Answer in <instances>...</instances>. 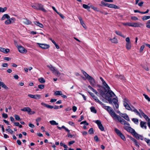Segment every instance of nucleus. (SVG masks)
Wrapping results in <instances>:
<instances>
[{"label":"nucleus","instance_id":"f257e3e1","mask_svg":"<svg viewBox=\"0 0 150 150\" xmlns=\"http://www.w3.org/2000/svg\"><path fill=\"white\" fill-rule=\"evenodd\" d=\"M102 105V107L107 110L113 118L115 116H116V114L111 107L109 106H105L103 103V105Z\"/></svg>","mask_w":150,"mask_h":150},{"label":"nucleus","instance_id":"f03ea898","mask_svg":"<svg viewBox=\"0 0 150 150\" xmlns=\"http://www.w3.org/2000/svg\"><path fill=\"white\" fill-rule=\"evenodd\" d=\"M47 67L56 76L59 77L61 75L60 73L55 67H53L51 65H47Z\"/></svg>","mask_w":150,"mask_h":150},{"label":"nucleus","instance_id":"7ed1b4c3","mask_svg":"<svg viewBox=\"0 0 150 150\" xmlns=\"http://www.w3.org/2000/svg\"><path fill=\"white\" fill-rule=\"evenodd\" d=\"M116 116H115V117L113 118L115 120H117L119 122H120L121 124L125 125H127L129 126L130 124L126 122L120 116L116 115Z\"/></svg>","mask_w":150,"mask_h":150},{"label":"nucleus","instance_id":"20e7f679","mask_svg":"<svg viewBox=\"0 0 150 150\" xmlns=\"http://www.w3.org/2000/svg\"><path fill=\"white\" fill-rule=\"evenodd\" d=\"M132 135L137 139L143 140V136L138 134L132 128Z\"/></svg>","mask_w":150,"mask_h":150},{"label":"nucleus","instance_id":"39448f33","mask_svg":"<svg viewBox=\"0 0 150 150\" xmlns=\"http://www.w3.org/2000/svg\"><path fill=\"white\" fill-rule=\"evenodd\" d=\"M115 131L118 136L120 137L121 139L123 140H125V138L123 134L117 128H115Z\"/></svg>","mask_w":150,"mask_h":150},{"label":"nucleus","instance_id":"423d86ee","mask_svg":"<svg viewBox=\"0 0 150 150\" xmlns=\"http://www.w3.org/2000/svg\"><path fill=\"white\" fill-rule=\"evenodd\" d=\"M22 111L27 112L29 114H32L35 113L34 111H32L31 109L29 107H25L21 109Z\"/></svg>","mask_w":150,"mask_h":150},{"label":"nucleus","instance_id":"0eeeda50","mask_svg":"<svg viewBox=\"0 0 150 150\" xmlns=\"http://www.w3.org/2000/svg\"><path fill=\"white\" fill-rule=\"evenodd\" d=\"M95 123H96L99 128V129L101 131H104V128L102 124L100 121V120H96L95 122Z\"/></svg>","mask_w":150,"mask_h":150},{"label":"nucleus","instance_id":"6e6552de","mask_svg":"<svg viewBox=\"0 0 150 150\" xmlns=\"http://www.w3.org/2000/svg\"><path fill=\"white\" fill-rule=\"evenodd\" d=\"M88 93H89L90 95H91L92 97L97 102H98L100 104V105H103V103L101 102L98 98L96 97L94 94L92 92H88Z\"/></svg>","mask_w":150,"mask_h":150},{"label":"nucleus","instance_id":"1a4fd4ad","mask_svg":"<svg viewBox=\"0 0 150 150\" xmlns=\"http://www.w3.org/2000/svg\"><path fill=\"white\" fill-rule=\"evenodd\" d=\"M17 48L19 52L21 53H26L27 52V50L22 46H18Z\"/></svg>","mask_w":150,"mask_h":150},{"label":"nucleus","instance_id":"9d476101","mask_svg":"<svg viewBox=\"0 0 150 150\" xmlns=\"http://www.w3.org/2000/svg\"><path fill=\"white\" fill-rule=\"evenodd\" d=\"M129 102L127 100L125 99L123 101V105L128 110H130L131 108L128 104Z\"/></svg>","mask_w":150,"mask_h":150},{"label":"nucleus","instance_id":"9b49d317","mask_svg":"<svg viewBox=\"0 0 150 150\" xmlns=\"http://www.w3.org/2000/svg\"><path fill=\"white\" fill-rule=\"evenodd\" d=\"M91 84L92 86H94L96 85V81L91 76L88 79Z\"/></svg>","mask_w":150,"mask_h":150},{"label":"nucleus","instance_id":"f8f14e48","mask_svg":"<svg viewBox=\"0 0 150 150\" xmlns=\"http://www.w3.org/2000/svg\"><path fill=\"white\" fill-rule=\"evenodd\" d=\"M118 113L121 117L124 118L125 120L127 121H130L129 117L127 114L120 113V112H118Z\"/></svg>","mask_w":150,"mask_h":150},{"label":"nucleus","instance_id":"ddd939ff","mask_svg":"<svg viewBox=\"0 0 150 150\" xmlns=\"http://www.w3.org/2000/svg\"><path fill=\"white\" fill-rule=\"evenodd\" d=\"M39 46L42 49H47L50 46L47 44H41L39 43H38Z\"/></svg>","mask_w":150,"mask_h":150},{"label":"nucleus","instance_id":"4468645a","mask_svg":"<svg viewBox=\"0 0 150 150\" xmlns=\"http://www.w3.org/2000/svg\"><path fill=\"white\" fill-rule=\"evenodd\" d=\"M107 90L108 91H107V95L110 98L114 97L115 96L114 93L111 90H110V89Z\"/></svg>","mask_w":150,"mask_h":150},{"label":"nucleus","instance_id":"2eb2a0df","mask_svg":"<svg viewBox=\"0 0 150 150\" xmlns=\"http://www.w3.org/2000/svg\"><path fill=\"white\" fill-rule=\"evenodd\" d=\"M107 91V90H106V91H103L102 90H101L100 92V94L101 95L103 98L105 99L108 96L107 95V93H106V92Z\"/></svg>","mask_w":150,"mask_h":150},{"label":"nucleus","instance_id":"dca6fc26","mask_svg":"<svg viewBox=\"0 0 150 150\" xmlns=\"http://www.w3.org/2000/svg\"><path fill=\"white\" fill-rule=\"evenodd\" d=\"M37 7L38 8L37 10H42L44 12H46V10L43 8L42 5L40 4H37Z\"/></svg>","mask_w":150,"mask_h":150},{"label":"nucleus","instance_id":"f3484780","mask_svg":"<svg viewBox=\"0 0 150 150\" xmlns=\"http://www.w3.org/2000/svg\"><path fill=\"white\" fill-rule=\"evenodd\" d=\"M23 23L26 25H29L31 23V22L27 18H23Z\"/></svg>","mask_w":150,"mask_h":150},{"label":"nucleus","instance_id":"a211bd4d","mask_svg":"<svg viewBox=\"0 0 150 150\" xmlns=\"http://www.w3.org/2000/svg\"><path fill=\"white\" fill-rule=\"evenodd\" d=\"M0 50L1 52L5 53H7L9 52L10 51V50L8 49H5L4 48L1 47H0Z\"/></svg>","mask_w":150,"mask_h":150},{"label":"nucleus","instance_id":"6ab92c4d","mask_svg":"<svg viewBox=\"0 0 150 150\" xmlns=\"http://www.w3.org/2000/svg\"><path fill=\"white\" fill-rule=\"evenodd\" d=\"M132 111H133L137 115H138L139 117H141V116L140 115V114L139 111H138L134 107L132 106Z\"/></svg>","mask_w":150,"mask_h":150},{"label":"nucleus","instance_id":"aec40b11","mask_svg":"<svg viewBox=\"0 0 150 150\" xmlns=\"http://www.w3.org/2000/svg\"><path fill=\"white\" fill-rule=\"evenodd\" d=\"M78 18L80 21V23L83 27L85 28H86V25L84 23L83 20L82 19V18L81 17H78Z\"/></svg>","mask_w":150,"mask_h":150},{"label":"nucleus","instance_id":"412c9836","mask_svg":"<svg viewBox=\"0 0 150 150\" xmlns=\"http://www.w3.org/2000/svg\"><path fill=\"white\" fill-rule=\"evenodd\" d=\"M140 125L142 128L146 129V123L145 122L141 121L140 123Z\"/></svg>","mask_w":150,"mask_h":150},{"label":"nucleus","instance_id":"4be33fe9","mask_svg":"<svg viewBox=\"0 0 150 150\" xmlns=\"http://www.w3.org/2000/svg\"><path fill=\"white\" fill-rule=\"evenodd\" d=\"M10 18V17L8 14H5L3 15L1 18V21H3L5 20L6 18L8 19H9Z\"/></svg>","mask_w":150,"mask_h":150},{"label":"nucleus","instance_id":"5701e85b","mask_svg":"<svg viewBox=\"0 0 150 150\" xmlns=\"http://www.w3.org/2000/svg\"><path fill=\"white\" fill-rule=\"evenodd\" d=\"M124 128L128 132H131V127H130V125L129 126L127 125H125L124 127Z\"/></svg>","mask_w":150,"mask_h":150},{"label":"nucleus","instance_id":"b1692460","mask_svg":"<svg viewBox=\"0 0 150 150\" xmlns=\"http://www.w3.org/2000/svg\"><path fill=\"white\" fill-rule=\"evenodd\" d=\"M142 24L139 23H132V26L134 27H139Z\"/></svg>","mask_w":150,"mask_h":150},{"label":"nucleus","instance_id":"393cba45","mask_svg":"<svg viewBox=\"0 0 150 150\" xmlns=\"http://www.w3.org/2000/svg\"><path fill=\"white\" fill-rule=\"evenodd\" d=\"M34 23L40 27L41 28H43V25L42 24L40 23L38 21H35L34 22Z\"/></svg>","mask_w":150,"mask_h":150},{"label":"nucleus","instance_id":"a878e982","mask_svg":"<svg viewBox=\"0 0 150 150\" xmlns=\"http://www.w3.org/2000/svg\"><path fill=\"white\" fill-rule=\"evenodd\" d=\"M102 84L105 87V88L107 90L110 89V87L106 83L105 81H104L103 82H102Z\"/></svg>","mask_w":150,"mask_h":150},{"label":"nucleus","instance_id":"bb28decb","mask_svg":"<svg viewBox=\"0 0 150 150\" xmlns=\"http://www.w3.org/2000/svg\"><path fill=\"white\" fill-rule=\"evenodd\" d=\"M109 8H114L115 9H118L119 7L113 4H110L109 5Z\"/></svg>","mask_w":150,"mask_h":150},{"label":"nucleus","instance_id":"cd10ccee","mask_svg":"<svg viewBox=\"0 0 150 150\" xmlns=\"http://www.w3.org/2000/svg\"><path fill=\"white\" fill-rule=\"evenodd\" d=\"M82 72L83 74L84 75L85 77L87 79H88V78L91 76H89L88 74H87L86 72L83 71H82Z\"/></svg>","mask_w":150,"mask_h":150},{"label":"nucleus","instance_id":"c85d7f7f","mask_svg":"<svg viewBox=\"0 0 150 150\" xmlns=\"http://www.w3.org/2000/svg\"><path fill=\"white\" fill-rule=\"evenodd\" d=\"M132 120L134 122L135 124L138 125L139 123V120L137 118H133Z\"/></svg>","mask_w":150,"mask_h":150},{"label":"nucleus","instance_id":"c756f323","mask_svg":"<svg viewBox=\"0 0 150 150\" xmlns=\"http://www.w3.org/2000/svg\"><path fill=\"white\" fill-rule=\"evenodd\" d=\"M50 123L52 125H58V123H57L54 120H51L50 121Z\"/></svg>","mask_w":150,"mask_h":150},{"label":"nucleus","instance_id":"7c9ffc66","mask_svg":"<svg viewBox=\"0 0 150 150\" xmlns=\"http://www.w3.org/2000/svg\"><path fill=\"white\" fill-rule=\"evenodd\" d=\"M62 92L60 91H56L54 93V95L55 96L60 95H61Z\"/></svg>","mask_w":150,"mask_h":150},{"label":"nucleus","instance_id":"2f4dec72","mask_svg":"<svg viewBox=\"0 0 150 150\" xmlns=\"http://www.w3.org/2000/svg\"><path fill=\"white\" fill-rule=\"evenodd\" d=\"M105 99L108 100L110 104H112V100L109 96H108Z\"/></svg>","mask_w":150,"mask_h":150},{"label":"nucleus","instance_id":"473e14b6","mask_svg":"<svg viewBox=\"0 0 150 150\" xmlns=\"http://www.w3.org/2000/svg\"><path fill=\"white\" fill-rule=\"evenodd\" d=\"M126 48L128 50H129L131 49V46L130 45V43H126Z\"/></svg>","mask_w":150,"mask_h":150},{"label":"nucleus","instance_id":"72a5a7b5","mask_svg":"<svg viewBox=\"0 0 150 150\" xmlns=\"http://www.w3.org/2000/svg\"><path fill=\"white\" fill-rule=\"evenodd\" d=\"M7 10V8L5 7L4 8H2L0 7V13L4 12H5Z\"/></svg>","mask_w":150,"mask_h":150},{"label":"nucleus","instance_id":"f704fd0d","mask_svg":"<svg viewBox=\"0 0 150 150\" xmlns=\"http://www.w3.org/2000/svg\"><path fill=\"white\" fill-rule=\"evenodd\" d=\"M110 40L113 43H117V40L115 38H114L112 39H110Z\"/></svg>","mask_w":150,"mask_h":150},{"label":"nucleus","instance_id":"c9c22d12","mask_svg":"<svg viewBox=\"0 0 150 150\" xmlns=\"http://www.w3.org/2000/svg\"><path fill=\"white\" fill-rule=\"evenodd\" d=\"M144 140L147 143L148 145L150 146V139L146 138L144 139Z\"/></svg>","mask_w":150,"mask_h":150},{"label":"nucleus","instance_id":"e433bc0d","mask_svg":"<svg viewBox=\"0 0 150 150\" xmlns=\"http://www.w3.org/2000/svg\"><path fill=\"white\" fill-rule=\"evenodd\" d=\"M38 80L40 82L42 83H44L45 82V79L43 78H39Z\"/></svg>","mask_w":150,"mask_h":150},{"label":"nucleus","instance_id":"4c0bfd02","mask_svg":"<svg viewBox=\"0 0 150 150\" xmlns=\"http://www.w3.org/2000/svg\"><path fill=\"white\" fill-rule=\"evenodd\" d=\"M12 22H11L10 20L8 19V20L6 21L5 22V24L6 25H8L11 24Z\"/></svg>","mask_w":150,"mask_h":150},{"label":"nucleus","instance_id":"58836bf2","mask_svg":"<svg viewBox=\"0 0 150 150\" xmlns=\"http://www.w3.org/2000/svg\"><path fill=\"white\" fill-rule=\"evenodd\" d=\"M132 140L133 141V142L134 144L136 146H137L138 147H139V146L138 145V143H137V141L135 139H134L132 138Z\"/></svg>","mask_w":150,"mask_h":150},{"label":"nucleus","instance_id":"ea45409f","mask_svg":"<svg viewBox=\"0 0 150 150\" xmlns=\"http://www.w3.org/2000/svg\"><path fill=\"white\" fill-rule=\"evenodd\" d=\"M91 112H92L94 113H96V110L95 109L94 107H91Z\"/></svg>","mask_w":150,"mask_h":150},{"label":"nucleus","instance_id":"a19ab883","mask_svg":"<svg viewBox=\"0 0 150 150\" xmlns=\"http://www.w3.org/2000/svg\"><path fill=\"white\" fill-rule=\"evenodd\" d=\"M150 18V16H145L142 18V20L145 21Z\"/></svg>","mask_w":150,"mask_h":150},{"label":"nucleus","instance_id":"79ce46f5","mask_svg":"<svg viewBox=\"0 0 150 150\" xmlns=\"http://www.w3.org/2000/svg\"><path fill=\"white\" fill-rule=\"evenodd\" d=\"M1 86L6 89L7 90L8 89V87H7L6 86L5 84L3 82L1 84Z\"/></svg>","mask_w":150,"mask_h":150},{"label":"nucleus","instance_id":"37998d69","mask_svg":"<svg viewBox=\"0 0 150 150\" xmlns=\"http://www.w3.org/2000/svg\"><path fill=\"white\" fill-rule=\"evenodd\" d=\"M143 95L144 96V97L148 101H150V98L147 95H146L145 94H144Z\"/></svg>","mask_w":150,"mask_h":150},{"label":"nucleus","instance_id":"c03bdc74","mask_svg":"<svg viewBox=\"0 0 150 150\" xmlns=\"http://www.w3.org/2000/svg\"><path fill=\"white\" fill-rule=\"evenodd\" d=\"M41 95H35L34 99H39L41 98Z\"/></svg>","mask_w":150,"mask_h":150},{"label":"nucleus","instance_id":"a18cd8bd","mask_svg":"<svg viewBox=\"0 0 150 150\" xmlns=\"http://www.w3.org/2000/svg\"><path fill=\"white\" fill-rule=\"evenodd\" d=\"M14 117L18 121H19L21 120L20 117L19 115H14Z\"/></svg>","mask_w":150,"mask_h":150},{"label":"nucleus","instance_id":"49530a36","mask_svg":"<svg viewBox=\"0 0 150 150\" xmlns=\"http://www.w3.org/2000/svg\"><path fill=\"white\" fill-rule=\"evenodd\" d=\"M83 7L85 9H89L90 8V7L88 5L85 4L83 5Z\"/></svg>","mask_w":150,"mask_h":150},{"label":"nucleus","instance_id":"de8ad7c7","mask_svg":"<svg viewBox=\"0 0 150 150\" xmlns=\"http://www.w3.org/2000/svg\"><path fill=\"white\" fill-rule=\"evenodd\" d=\"M115 33L117 35H120V36H121L122 37H123V36L122 34L119 31H115Z\"/></svg>","mask_w":150,"mask_h":150},{"label":"nucleus","instance_id":"09e8293b","mask_svg":"<svg viewBox=\"0 0 150 150\" xmlns=\"http://www.w3.org/2000/svg\"><path fill=\"white\" fill-rule=\"evenodd\" d=\"M2 116L4 118H6L8 117V116L7 114L5 113H3L2 115Z\"/></svg>","mask_w":150,"mask_h":150},{"label":"nucleus","instance_id":"8fccbe9b","mask_svg":"<svg viewBox=\"0 0 150 150\" xmlns=\"http://www.w3.org/2000/svg\"><path fill=\"white\" fill-rule=\"evenodd\" d=\"M6 130L7 131V132H9L11 134H12L13 133V131L9 128H8L7 129H6Z\"/></svg>","mask_w":150,"mask_h":150},{"label":"nucleus","instance_id":"3c124183","mask_svg":"<svg viewBox=\"0 0 150 150\" xmlns=\"http://www.w3.org/2000/svg\"><path fill=\"white\" fill-rule=\"evenodd\" d=\"M144 47H145V46L144 45H142L141 46V48L140 49V52H141L143 51Z\"/></svg>","mask_w":150,"mask_h":150},{"label":"nucleus","instance_id":"603ef678","mask_svg":"<svg viewBox=\"0 0 150 150\" xmlns=\"http://www.w3.org/2000/svg\"><path fill=\"white\" fill-rule=\"evenodd\" d=\"M91 8L92 9L94 10L97 11H98V9L97 7H95L92 6H91Z\"/></svg>","mask_w":150,"mask_h":150},{"label":"nucleus","instance_id":"864d4df0","mask_svg":"<svg viewBox=\"0 0 150 150\" xmlns=\"http://www.w3.org/2000/svg\"><path fill=\"white\" fill-rule=\"evenodd\" d=\"M139 112H140V115H142V116L143 117L144 115H146L145 113L143 112L142 111V110L139 109Z\"/></svg>","mask_w":150,"mask_h":150},{"label":"nucleus","instance_id":"5fc2aeb1","mask_svg":"<svg viewBox=\"0 0 150 150\" xmlns=\"http://www.w3.org/2000/svg\"><path fill=\"white\" fill-rule=\"evenodd\" d=\"M139 112H140V115H142V116L143 117L144 115H146L145 113L143 112L142 111V110L139 109Z\"/></svg>","mask_w":150,"mask_h":150},{"label":"nucleus","instance_id":"6e6d98bb","mask_svg":"<svg viewBox=\"0 0 150 150\" xmlns=\"http://www.w3.org/2000/svg\"><path fill=\"white\" fill-rule=\"evenodd\" d=\"M38 88L41 89H43L44 88V85H39L38 86Z\"/></svg>","mask_w":150,"mask_h":150},{"label":"nucleus","instance_id":"4d7b16f0","mask_svg":"<svg viewBox=\"0 0 150 150\" xmlns=\"http://www.w3.org/2000/svg\"><path fill=\"white\" fill-rule=\"evenodd\" d=\"M112 100V102L114 104L117 103L118 100L117 99L115 98H114Z\"/></svg>","mask_w":150,"mask_h":150},{"label":"nucleus","instance_id":"13d9d810","mask_svg":"<svg viewBox=\"0 0 150 150\" xmlns=\"http://www.w3.org/2000/svg\"><path fill=\"white\" fill-rule=\"evenodd\" d=\"M88 132L90 134H92L93 133V128H91L88 130Z\"/></svg>","mask_w":150,"mask_h":150},{"label":"nucleus","instance_id":"bf43d9fd","mask_svg":"<svg viewBox=\"0 0 150 150\" xmlns=\"http://www.w3.org/2000/svg\"><path fill=\"white\" fill-rule=\"evenodd\" d=\"M84 124L85 125H88V123L86 121H82L80 123L81 124Z\"/></svg>","mask_w":150,"mask_h":150},{"label":"nucleus","instance_id":"052dcab7","mask_svg":"<svg viewBox=\"0 0 150 150\" xmlns=\"http://www.w3.org/2000/svg\"><path fill=\"white\" fill-rule=\"evenodd\" d=\"M46 108H48L52 109L53 108V106L47 104Z\"/></svg>","mask_w":150,"mask_h":150},{"label":"nucleus","instance_id":"680f3d73","mask_svg":"<svg viewBox=\"0 0 150 150\" xmlns=\"http://www.w3.org/2000/svg\"><path fill=\"white\" fill-rule=\"evenodd\" d=\"M94 139L96 142H98L99 141L98 137L97 136H95L94 137Z\"/></svg>","mask_w":150,"mask_h":150},{"label":"nucleus","instance_id":"e2e57ef3","mask_svg":"<svg viewBox=\"0 0 150 150\" xmlns=\"http://www.w3.org/2000/svg\"><path fill=\"white\" fill-rule=\"evenodd\" d=\"M126 41L127 42V43H130V40L129 38L127 37L126 39Z\"/></svg>","mask_w":150,"mask_h":150},{"label":"nucleus","instance_id":"0e129e2a","mask_svg":"<svg viewBox=\"0 0 150 150\" xmlns=\"http://www.w3.org/2000/svg\"><path fill=\"white\" fill-rule=\"evenodd\" d=\"M105 1H101V4L102 5H100V6H105V4L106 3H105Z\"/></svg>","mask_w":150,"mask_h":150},{"label":"nucleus","instance_id":"69168bd1","mask_svg":"<svg viewBox=\"0 0 150 150\" xmlns=\"http://www.w3.org/2000/svg\"><path fill=\"white\" fill-rule=\"evenodd\" d=\"M72 110L74 112H76L77 110V107L75 106H73L72 108Z\"/></svg>","mask_w":150,"mask_h":150},{"label":"nucleus","instance_id":"338daca9","mask_svg":"<svg viewBox=\"0 0 150 150\" xmlns=\"http://www.w3.org/2000/svg\"><path fill=\"white\" fill-rule=\"evenodd\" d=\"M74 142H75L73 140V141H71L69 142V144H68L69 145H71L73 144Z\"/></svg>","mask_w":150,"mask_h":150},{"label":"nucleus","instance_id":"774afa93","mask_svg":"<svg viewBox=\"0 0 150 150\" xmlns=\"http://www.w3.org/2000/svg\"><path fill=\"white\" fill-rule=\"evenodd\" d=\"M8 64L7 63H3L2 64V66L3 67H8Z\"/></svg>","mask_w":150,"mask_h":150}]
</instances>
